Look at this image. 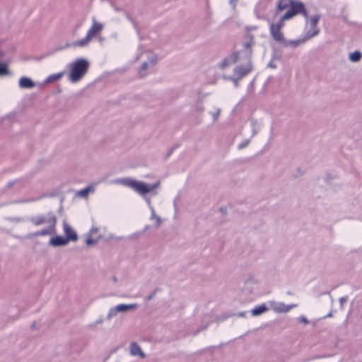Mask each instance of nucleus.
Returning <instances> with one entry per match:
<instances>
[{
    "label": "nucleus",
    "instance_id": "f257e3e1",
    "mask_svg": "<svg viewBox=\"0 0 362 362\" xmlns=\"http://www.w3.org/2000/svg\"><path fill=\"white\" fill-rule=\"evenodd\" d=\"M116 184H121L122 185L129 187L134 190L139 195L144 197L148 193L152 192L153 194H156V189L160 187V181L156 182L152 185H148L146 183L138 181L129 177H124L114 181Z\"/></svg>",
    "mask_w": 362,
    "mask_h": 362
},
{
    "label": "nucleus",
    "instance_id": "f03ea898",
    "mask_svg": "<svg viewBox=\"0 0 362 362\" xmlns=\"http://www.w3.org/2000/svg\"><path fill=\"white\" fill-rule=\"evenodd\" d=\"M300 7V5H295L294 7L293 8V10H291L289 12H286L282 16H281L279 22L272 23L270 24V34L274 40L280 42L284 40V35L281 31L282 27L284 26V22L296 16L298 9H299Z\"/></svg>",
    "mask_w": 362,
    "mask_h": 362
},
{
    "label": "nucleus",
    "instance_id": "7ed1b4c3",
    "mask_svg": "<svg viewBox=\"0 0 362 362\" xmlns=\"http://www.w3.org/2000/svg\"><path fill=\"white\" fill-rule=\"evenodd\" d=\"M70 74L69 80L71 83H76L80 81L87 72L89 67V62L83 58H79L69 64Z\"/></svg>",
    "mask_w": 362,
    "mask_h": 362
},
{
    "label": "nucleus",
    "instance_id": "20e7f679",
    "mask_svg": "<svg viewBox=\"0 0 362 362\" xmlns=\"http://www.w3.org/2000/svg\"><path fill=\"white\" fill-rule=\"evenodd\" d=\"M243 295L249 300H253L262 295V285L259 280L251 279L246 281L243 288Z\"/></svg>",
    "mask_w": 362,
    "mask_h": 362
},
{
    "label": "nucleus",
    "instance_id": "39448f33",
    "mask_svg": "<svg viewBox=\"0 0 362 362\" xmlns=\"http://www.w3.org/2000/svg\"><path fill=\"white\" fill-rule=\"evenodd\" d=\"M105 230L106 228H100L95 224H93L90 230L85 236V243L86 246L90 247L95 245L103 238V235Z\"/></svg>",
    "mask_w": 362,
    "mask_h": 362
},
{
    "label": "nucleus",
    "instance_id": "423d86ee",
    "mask_svg": "<svg viewBox=\"0 0 362 362\" xmlns=\"http://www.w3.org/2000/svg\"><path fill=\"white\" fill-rule=\"evenodd\" d=\"M305 18V36L307 38L313 37L319 33V29L317 27V23L320 18V15L316 14L310 18Z\"/></svg>",
    "mask_w": 362,
    "mask_h": 362
},
{
    "label": "nucleus",
    "instance_id": "0eeeda50",
    "mask_svg": "<svg viewBox=\"0 0 362 362\" xmlns=\"http://www.w3.org/2000/svg\"><path fill=\"white\" fill-rule=\"evenodd\" d=\"M297 4L300 5L301 7L299 9H298L296 15H298V13H303V16L307 18V11L305 8V6L301 2L299 1H293L291 0H279L276 6V11H281L283 10L288 8V10L286 12H289L291 10H293L294 6Z\"/></svg>",
    "mask_w": 362,
    "mask_h": 362
},
{
    "label": "nucleus",
    "instance_id": "6e6552de",
    "mask_svg": "<svg viewBox=\"0 0 362 362\" xmlns=\"http://www.w3.org/2000/svg\"><path fill=\"white\" fill-rule=\"evenodd\" d=\"M269 309L276 314L287 313L297 307V304H285L281 301L269 300L267 302Z\"/></svg>",
    "mask_w": 362,
    "mask_h": 362
},
{
    "label": "nucleus",
    "instance_id": "1a4fd4ad",
    "mask_svg": "<svg viewBox=\"0 0 362 362\" xmlns=\"http://www.w3.org/2000/svg\"><path fill=\"white\" fill-rule=\"evenodd\" d=\"M137 307L138 305L136 303L117 305L109 310L107 314V317L108 319H112L117 316L119 313H127L130 310H134L137 308Z\"/></svg>",
    "mask_w": 362,
    "mask_h": 362
},
{
    "label": "nucleus",
    "instance_id": "9d476101",
    "mask_svg": "<svg viewBox=\"0 0 362 362\" xmlns=\"http://www.w3.org/2000/svg\"><path fill=\"white\" fill-rule=\"evenodd\" d=\"M129 354L139 359H144L146 354L142 350L141 347L136 342H132L129 346Z\"/></svg>",
    "mask_w": 362,
    "mask_h": 362
},
{
    "label": "nucleus",
    "instance_id": "9b49d317",
    "mask_svg": "<svg viewBox=\"0 0 362 362\" xmlns=\"http://www.w3.org/2000/svg\"><path fill=\"white\" fill-rule=\"evenodd\" d=\"M63 229L65 238L68 239L69 243L70 241L75 242L77 240V233L66 221L63 222Z\"/></svg>",
    "mask_w": 362,
    "mask_h": 362
},
{
    "label": "nucleus",
    "instance_id": "f8f14e48",
    "mask_svg": "<svg viewBox=\"0 0 362 362\" xmlns=\"http://www.w3.org/2000/svg\"><path fill=\"white\" fill-rule=\"evenodd\" d=\"M92 25L86 33L88 37H90L91 38H93L96 34L100 33L103 29V25L101 23L97 21L95 18H92Z\"/></svg>",
    "mask_w": 362,
    "mask_h": 362
},
{
    "label": "nucleus",
    "instance_id": "ddd939ff",
    "mask_svg": "<svg viewBox=\"0 0 362 362\" xmlns=\"http://www.w3.org/2000/svg\"><path fill=\"white\" fill-rule=\"evenodd\" d=\"M252 67L250 64H248L246 66H238L235 69L234 74L238 79H240L248 74L252 71Z\"/></svg>",
    "mask_w": 362,
    "mask_h": 362
},
{
    "label": "nucleus",
    "instance_id": "4468645a",
    "mask_svg": "<svg viewBox=\"0 0 362 362\" xmlns=\"http://www.w3.org/2000/svg\"><path fill=\"white\" fill-rule=\"evenodd\" d=\"M49 245L53 247L65 246L69 243L68 239L62 235H56L49 240Z\"/></svg>",
    "mask_w": 362,
    "mask_h": 362
},
{
    "label": "nucleus",
    "instance_id": "2eb2a0df",
    "mask_svg": "<svg viewBox=\"0 0 362 362\" xmlns=\"http://www.w3.org/2000/svg\"><path fill=\"white\" fill-rule=\"evenodd\" d=\"M267 303H262L256 305L254 308L251 310V314L254 317L259 316L265 313L269 310V305L267 306Z\"/></svg>",
    "mask_w": 362,
    "mask_h": 362
},
{
    "label": "nucleus",
    "instance_id": "dca6fc26",
    "mask_svg": "<svg viewBox=\"0 0 362 362\" xmlns=\"http://www.w3.org/2000/svg\"><path fill=\"white\" fill-rule=\"evenodd\" d=\"M235 60L236 59L233 56L226 57L217 64V66L223 70L233 64Z\"/></svg>",
    "mask_w": 362,
    "mask_h": 362
},
{
    "label": "nucleus",
    "instance_id": "f3484780",
    "mask_svg": "<svg viewBox=\"0 0 362 362\" xmlns=\"http://www.w3.org/2000/svg\"><path fill=\"white\" fill-rule=\"evenodd\" d=\"M146 201L148 206L151 210V214L150 219L155 222V224L156 226H160V225L161 224V222H162L161 218L156 214L155 209L151 205L150 199H146Z\"/></svg>",
    "mask_w": 362,
    "mask_h": 362
},
{
    "label": "nucleus",
    "instance_id": "a211bd4d",
    "mask_svg": "<svg viewBox=\"0 0 362 362\" xmlns=\"http://www.w3.org/2000/svg\"><path fill=\"white\" fill-rule=\"evenodd\" d=\"M18 84L21 88H32L35 86V83L30 78L27 76L21 77L19 80Z\"/></svg>",
    "mask_w": 362,
    "mask_h": 362
},
{
    "label": "nucleus",
    "instance_id": "6ab92c4d",
    "mask_svg": "<svg viewBox=\"0 0 362 362\" xmlns=\"http://www.w3.org/2000/svg\"><path fill=\"white\" fill-rule=\"evenodd\" d=\"M56 220L54 218L49 220V227L47 229L39 231L36 233L37 235H44L54 232Z\"/></svg>",
    "mask_w": 362,
    "mask_h": 362
},
{
    "label": "nucleus",
    "instance_id": "aec40b11",
    "mask_svg": "<svg viewBox=\"0 0 362 362\" xmlns=\"http://www.w3.org/2000/svg\"><path fill=\"white\" fill-rule=\"evenodd\" d=\"M94 190H95V188L93 186H92V185L88 186L79 191H77L76 193V195L80 197H87L88 194L90 192H93Z\"/></svg>",
    "mask_w": 362,
    "mask_h": 362
},
{
    "label": "nucleus",
    "instance_id": "412c9836",
    "mask_svg": "<svg viewBox=\"0 0 362 362\" xmlns=\"http://www.w3.org/2000/svg\"><path fill=\"white\" fill-rule=\"evenodd\" d=\"M92 40L90 37H88V35L86 34V37L80 40H78L74 43V45L75 47H85L86 46L90 41Z\"/></svg>",
    "mask_w": 362,
    "mask_h": 362
},
{
    "label": "nucleus",
    "instance_id": "4be33fe9",
    "mask_svg": "<svg viewBox=\"0 0 362 362\" xmlns=\"http://www.w3.org/2000/svg\"><path fill=\"white\" fill-rule=\"evenodd\" d=\"M64 73V72H59L57 74L49 75L45 81V83H49L50 82L57 81L60 79L63 76Z\"/></svg>",
    "mask_w": 362,
    "mask_h": 362
},
{
    "label": "nucleus",
    "instance_id": "5701e85b",
    "mask_svg": "<svg viewBox=\"0 0 362 362\" xmlns=\"http://www.w3.org/2000/svg\"><path fill=\"white\" fill-rule=\"evenodd\" d=\"M361 54L358 51L351 52L349 55V59L352 62H357L361 59Z\"/></svg>",
    "mask_w": 362,
    "mask_h": 362
},
{
    "label": "nucleus",
    "instance_id": "b1692460",
    "mask_svg": "<svg viewBox=\"0 0 362 362\" xmlns=\"http://www.w3.org/2000/svg\"><path fill=\"white\" fill-rule=\"evenodd\" d=\"M10 72L8 69V64L7 63H1L0 62V76H6L9 75Z\"/></svg>",
    "mask_w": 362,
    "mask_h": 362
},
{
    "label": "nucleus",
    "instance_id": "393cba45",
    "mask_svg": "<svg viewBox=\"0 0 362 362\" xmlns=\"http://www.w3.org/2000/svg\"><path fill=\"white\" fill-rule=\"evenodd\" d=\"M298 322L303 324L304 325H307L309 324V320L304 315H300L297 318Z\"/></svg>",
    "mask_w": 362,
    "mask_h": 362
},
{
    "label": "nucleus",
    "instance_id": "a878e982",
    "mask_svg": "<svg viewBox=\"0 0 362 362\" xmlns=\"http://www.w3.org/2000/svg\"><path fill=\"white\" fill-rule=\"evenodd\" d=\"M220 110L217 109L214 112L212 113V117L214 120H216L219 116Z\"/></svg>",
    "mask_w": 362,
    "mask_h": 362
},
{
    "label": "nucleus",
    "instance_id": "bb28decb",
    "mask_svg": "<svg viewBox=\"0 0 362 362\" xmlns=\"http://www.w3.org/2000/svg\"><path fill=\"white\" fill-rule=\"evenodd\" d=\"M347 300H348V298L346 296L340 298V299H339L340 305L342 307L344 305V304L347 301Z\"/></svg>",
    "mask_w": 362,
    "mask_h": 362
},
{
    "label": "nucleus",
    "instance_id": "cd10ccee",
    "mask_svg": "<svg viewBox=\"0 0 362 362\" xmlns=\"http://www.w3.org/2000/svg\"><path fill=\"white\" fill-rule=\"evenodd\" d=\"M148 62H144L142 65H141V70H140V74L142 75V71L143 70H146L148 67Z\"/></svg>",
    "mask_w": 362,
    "mask_h": 362
},
{
    "label": "nucleus",
    "instance_id": "c85d7f7f",
    "mask_svg": "<svg viewBox=\"0 0 362 362\" xmlns=\"http://www.w3.org/2000/svg\"><path fill=\"white\" fill-rule=\"evenodd\" d=\"M44 222H45V221H44V220H42V219H39V220L36 221L35 224L39 225V224H41V223H44Z\"/></svg>",
    "mask_w": 362,
    "mask_h": 362
},
{
    "label": "nucleus",
    "instance_id": "c756f323",
    "mask_svg": "<svg viewBox=\"0 0 362 362\" xmlns=\"http://www.w3.org/2000/svg\"><path fill=\"white\" fill-rule=\"evenodd\" d=\"M103 322V318H100L96 321V324H102Z\"/></svg>",
    "mask_w": 362,
    "mask_h": 362
},
{
    "label": "nucleus",
    "instance_id": "7c9ffc66",
    "mask_svg": "<svg viewBox=\"0 0 362 362\" xmlns=\"http://www.w3.org/2000/svg\"><path fill=\"white\" fill-rule=\"evenodd\" d=\"M4 52L3 50L0 48V58L4 55Z\"/></svg>",
    "mask_w": 362,
    "mask_h": 362
},
{
    "label": "nucleus",
    "instance_id": "2f4dec72",
    "mask_svg": "<svg viewBox=\"0 0 362 362\" xmlns=\"http://www.w3.org/2000/svg\"><path fill=\"white\" fill-rule=\"evenodd\" d=\"M289 44H292V45H298V42H295V41H291L288 42Z\"/></svg>",
    "mask_w": 362,
    "mask_h": 362
},
{
    "label": "nucleus",
    "instance_id": "473e14b6",
    "mask_svg": "<svg viewBox=\"0 0 362 362\" xmlns=\"http://www.w3.org/2000/svg\"><path fill=\"white\" fill-rule=\"evenodd\" d=\"M269 66H270V67H272V68H274H274H276V66H275V65H274V64H272V63H269Z\"/></svg>",
    "mask_w": 362,
    "mask_h": 362
},
{
    "label": "nucleus",
    "instance_id": "72a5a7b5",
    "mask_svg": "<svg viewBox=\"0 0 362 362\" xmlns=\"http://www.w3.org/2000/svg\"><path fill=\"white\" fill-rule=\"evenodd\" d=\"M331 316H332V314H331V313H329V314H328V315L326 316V317H331Z\"/></svg>",
    "mask_w": 362,
    "mask_h": 362
}]
</instances>
